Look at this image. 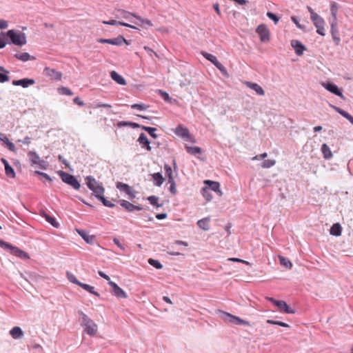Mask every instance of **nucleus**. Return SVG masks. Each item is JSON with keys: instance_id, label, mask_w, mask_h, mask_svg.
<instances>
[{"instance_id": "1", "label": "nucleus", "mask_w": 353, "mask_h": 353, "mask_svg": "<svg viewBox=\"0 0 353 353\" xmlns=\"http://www.w3.org/2000/svg\"><path fill=\"white\" fill-rule=\"evenodd\" d=\"M78 314L80 324L84 327V331L90 336H94L97 332V324L82 311H79Z\"/></svg>"}, {"instance_id": "2", "label": "nucleus", "mask_w": 353, "mask_h": 353, "mask_svg": "<svg viewBox=\"0 0 353 353\" xmlns=\"http://www.w3.org/2000/svg\"><path fill=\"white\" fill-rule=\"evenodd\" d=\"M6 37L10 39V43L21 46L27 42L26 36L19 30H10L6 33Z\"/></svg>"}, {"instance_id": "3", "label": "nucleus", "mask_w": 353, "mask_h": 353, "mask_svg": "<svg viewBox=\"0 0 353 353\" xmlns=\"http://www.w3.org/2000/svg\"><path fill=\"white\" fill-rule=\"evenodd\" d=\"M0 247L4 250H9L10 254L22 259H26L29 258V255L27 252L23 251L17 247L13 246L12 245L3 241L0 239Z\"/></svg>"}, {"instance_id": "4", "label": "nucleus", "mask_w": 353, "mask_h": 353, "mask_svg": "<svg viewBox=\"0 0 353 353\" xmlns=\"http://www.w3.org/2000/svg\"><path fill=\"white\" fill-rule=\"evenodd\" d=\"M86 185L88 188L93 192L92 194L96 197V195L103 194L105 189L101 183L97 181L93 176H88L85 178Z\"/></svg>"}, {"instance_id": "5", "label": "nucleus", "mask_w": 353, "mask_h": 353, "mask_svg": "<svg viewBox=\"0 0 353 353\" xmlns=\"http://www.w3.org/2000/svg\"><path fill=\"white\" fill-rule=\"evenodd\" d=\"M58 174L61 177L62 181L65 183L70 185L75 190H79L80 188V183L74 175L61 170L58 172Z\"/></svg>"}, {"instance_id": "6", "label": "nucleus", "mask_w": 353, "mask_h": 353, "mask_svg": "<svg viewBox=\"0 0 353 353\" xmlns=\"http://www.w3.org/2000/svg\"><path fill=\"white\" fill-rule=\"evenodd\" d=\"M221 312L222 314L221 318L227 323H230L234 325H248V322L238 316L223 311Z\"/></svg>"}, {"instance_id": "7", "label": "nucleus", "mask_w": 353, "mask_h": 353, "mask_svg": "<svg viewBox=\"0 0 353 353\" xmlns=\"http://www.w3.org/2000/svg\"><path fill=\"white\" fill-rule=\"evenodd\" d=\"M97 41L100 43H108L114 46H121L123 43H125L126 45L130 44L129 41L121 35H119L117 37L113 39L100 38L98 39Z\"/></svg>"}, {"instance_id": "8", "label": "nucleus", "mask_w": 353, "mask_h": 353, "mask_svg": "<svg viewBox=\"0 0 353 353\" xmlns=\"http://www.w3.org/2000/svg\"><path fill=\"white\" fill-rule=\"evenodd\" d=\"M256 32L259 35L262 42L270 41V31L265 24L259 25L256 29Z\"/></svg>"}, {"instance_id": "9", "label": "nucleus", "mask_w": 353, "mask_h": 353, "mask_svg": "<svg viewBox=\"0 0 353 353\" xmlns=\"http://www.w3.org/2000/svg\"><path fill=\"white\" fill-rule=\"evenodd\" d=\"M322 85L331 93L339 97L342 99H345V97L343 94L341 90L334 83L331 82H324L322 83Z\"/></svg>"}, {"instance_id": "10", "label": "nucleus", "mask_w": 353, "mask_h": 353, "mask_svg": "<svg viewBox=\"0 0 353 353\" xmlns=\"http://www.w3.org/2000/svg\"><path fill=\"white\" fill-rule=\"evenodd\" d=\"M116 187L121 192H124L126 194H128L130 199H133L135 197V192L133 190L132 188L126 183H123L122 182H117L116 183Z\"/></svg>"}, {"instance_id": "11", "label": "nucleus", "mask_w": 353, "mask_h": 353, "mask_svg": "<svg viewBox=\"0 0 353 353\" xmlns=\"http://www.w3.org/2000/svg\"><path fill=\"white\" fill-rule=\"evenodd\" d=\"M108 284L112 288V292L118 298H127L126 293L117 283L113 281H109Z\"/></svg>"}, {"instance_id": "12", "label": "nucleus", "mask_w": 353, "mask_h": 353, "mask_svg": "<svg viewBox=\"0 0 353 353\" xmlns=\"http://www.w3.org/2000/svg\"><path fill=\"white\" fill-rule=\"evenodd\" d=\"M314 26L316 28V32L321 36L325 35V21L321 17H319L313 21Z\"/></svg>"}, {"instance_id": "13", "label": "nucleus", "mask_w": 353, "mask_h": 353, "mask_svg": "<svg viewBox=\"0 0 353 353\" xmlns=\"http://www.w3.org/2000/svg\"><path fill=\"white\" fill-rule=\"evenodd\" d=\"M28 157L31 163L32 166H39L42 168L43 161L40 159L39 155L34 152H29L28 154Z\"/></svg>"}, {"instance_id": "14", "label": "nucleus", "mask_w": 353, "mask_h": 353, "mask_svg": "<svg viewBox=\"0 0 353 353\" xmlns=\"http://www.w3.org/2000/svg\"><path fill=\"white\" fill-rule=\"evenodd\" d=\"M46 76L50 77L51 80L59 81L61 79L62 73L46 67Z\"/></svg>"}, {"instance_id": "15", "label": "nucleus", "mask_w": 353, "mask_h": 353, "mask_svg": "<svg viewBox=\"0 0 353 353\" xmlns=\"http://www.w3.org/2000/svg\"><path fill=\"white\" fill-rule=\"evenodd\" d=\"M291 46L294 49L295 53L298 56L302 55L303 54L304 50H306L305 46L303 45L301 42L298 40H292Z\"/></svg>"}, {"instance_id": "16", "label": "nucleus", "mask_w": 353, "mask_h": 353, "mask_svg": "<svg viewBox=\"0 0 353 353\" xmlns=\"http://www.w3.org/2000/svg\"><path fill=\"white\" fill-rule=\"evenodd\" d=\"M137 141L139 143V144L141 145L143 148H145L148 151H151L152 148L150 146V141L147 138L146 135L144 133H141L139 138Z\"/></svg>"}, {"instance_id": "17", "label": "nucleus", "mask_w": 353, "mask_h": 353, "mask_svg": "<svg viewBox=\"0 0 353 353\" xmlns=\"http://www.w3.org/2000/svg\"><path fill=\"white\" fill-rule=\"evenodd\" d=\"M9 334L12 336V339L15 340L21 339L24 336V332L21 330V328L19 326L13 327L9 332Z\"/></svg>"}, {"instance_id": "18", "label": "nucleus", "mask_w": 353, "mask_h": 353, "mask_svg": "<svg viewBox=\"0 0 353 353\" xmlns=\"http://www.w3.org/2000/svg\"><path fill=\"white\" fill-rule=\"evenodd\" d=\"M204 183L208 185L207 188H209V191L212 190L218 193L219 196L222 195V192L220 190V183L219 182L206 180Z\"/></svg>"}, {"instance_id": "19", "label": "nucleus", "mask_w": 353, "mask_h": 353, "mask_svg": "<svg viewBox=\"0 0 353 353\" xmlns=\"http://www.w3.org/2000/svg\"><path fill=\"white\" fill-rule=\"evenodd\" d=\"M119 203L122 207H123L128 212H132L134 210H142V208L141 206L135 205L125 200H119Z\"/></svg>"}, {"instance_id": "20", "label": "nucleus", "mask_w": 353, "mask_h": 353, "mask_svg": "<svg viewBox=\"0 0 353 353\" xmlns=\"http://www.w3.org/2000/svg\"><path fill=\"white\" fill-rule=\"evenodd\" d=\"M136 19L138 21L130 20V22L133 23H134V24H136L137 26H141V27H142L143 28H147L148 26V27L153 26L152 23L150 20H148V19H143L141 17L137 16V15L136 17Z\"/></svg>"}, {"instance_id": "21", "label": "nucleus", "mask_w": 353, "mask_h": 353, "mask_svg": "<svg viewBox=\"0 0 353 353\" xmlns=\"http://www.w3.org/2000/svg\"><path fill=\"white\" fill-rule=\"evenodd\" d=\"M115 17L117 18H123L130 21L131 19H130V17H133L136 19L137 14L124 10L119 9L116 10Z\"/></svg>"}, {"instance_id": "22", "label": "nucleus", "mask_w": 353, "mask_h": 353, "mask_svg": "<svg viewBox=\"0 0 353 353\" xmlns=\"http://www.w3.org/2000/svg\"><path fill=\"white\" fill-rule=\"evenodd\" d=\"M34 83V80L27 78L12 81V84L14 85H20L23 88H28L29 85H33Z\"/></svg>"}, {"instance_id": "23", "label": "nucleus", "mask_w": 353, "mask_h": 353, "mask_svg": "<svg viewBox=\"0 0 353 353\" xmlns=\"http://www.w3.org/2000/svg\"><path fill=\"white\" fill-rule=\"evenodd\" d=\"M0 141H1L5 146L10 151L15 152L14 144L11 142L5 134L0 133Z\"/></svg>"}, {"instance_id": "24", "label": "nucleus", "mask_w": 353, "mask_h": 353, "mask_svg": "<svg viewBox=\"0 0 353 353\" xmlns=\"http://www.w3.org/2000/svg\"><path fill=\"white\" fill-rule=\"evenodd\" d=\"M245 85L250 88V89L254 90L256 92V94H258L259 95H261V96H263L265 94V91L263 89V88L259 85V84L256 83H252V82H250V81H246L245 82Z\"/></svg>"}, {"instance_id": "25", "label": "nucleus", "mask_w": 353, "mask_h": 353, "mask_svg": "<svg viewBox=\"0 0 353 353\" xmlns=\"http://www.w3.org/2000/svg\"><path fill=\"white\" fill-rule=\"evenodd\" d=\"M77 232L88 243H93L95 241V236L93 235H89L85 230L77 229Z\"/></svg>"}, {"instance_id": "26", "label": "nucleus", "mask_w": 353, "mask_h": 353, "mask_svg": "<svg viewBox=\"0 0 353 353\" xmlns=\"http://www.w3.org/2000/svg\"><path fill=\"white\" fill-rule=\"evenodd\" d=\"M174 132L176 135H178L179 137H181L182 138H189L190 137V133H189L188 129L187 128L183 127L181 125H179L178 127H176Z\"/></svg>"}, {"instance_id": "27", "label": "nucleus", "mask_w": 353, "mask_h": 353, "mask_svg": "<svg viewBox=\"0 0 353 353\" xmlns=\"http://www.w3.org/2000/svg\"><path fill=\"white\" fill-rule=\"evenodd\" d=\"M110 77L118 84L122 85H126V81H125V79L121 75L118 74L117 72L112 71L110 72Z\"/></svg>"}, {"instance_id": "28", "label": "nucleus", "mask_w": 353, "mask_h": 353, "mask_svg": "<svg viewBox=\"0 0 353 353\" xmlns=\"http://www.w3.org/2000/svg\"><path fill=\"white\" fill-rule=\"evenodd\" d=\"M152 179L154 180V184L156 186H161L164 182V178L161 173L156 172L152 174Z\"/></svg>"}, {"instance_id": "29", "label": "nucleus", "mask_w": 353, "mask_h": 353, "mask_svg": "<svg viewBox=\"0 0 353 353\" xmlns=\"http://www.w3.org/2000/svg\"><path fill=\"white\" fill-rule=\"evenodd\" d=\"M14 57L23 62L28 61L29 60H34L35 58L34 57H32L29 53L28 52H22V53H17L14 55Z\"/></svg>"}, {"instance_id": "30", "label": "nucleus", "mask_w": 353, "mask_h": 353, "mask_svg": "<svg viewBox=\"0 0 353 353\" xmlns=\"http://www.w3.org/2000/svg\"><path fill=\"white\" fill-rule=\"evenodd\" d=\"M210 219L209 217L203 218L201 220H199L197 222V225L202 230L205 231H208L210 230L209 223Z\"/></svg>"}, {"instance_id": "31", "label": "nucleus", "mask_w": 353, "mask_h": 353, "mask_svg": "<svg viewBox=\"0 0 353 353\" xmlns=\"http://www.w3.org/2000/svg\"><path fill=\"white\" fill-rule=\"evenodd\" d=\"M341 225L338 223L333 224L330 230V234L335 236H340L341 234Z\"/></svg>"}, {"instance_id": "32", "label": "nucleus", "mask_w": 353, "mask_h": 353, "mask_svg": "<svg viewBox=\"0 0 353 353\" xmlns=\"http://www.w3.org/2000/svg\"><path fill=\"white\" fill-rule=\"evenodd\" d=\"M321 152L323 153V157L325 159H330L332 157V153L330 150V148L326 143H323L322 145Z\"/></svg>"}, {"instance_id": "33", "label": "nucleus", "mask_w": 353, "mask_h": 353, "mask_svg": "<svg viewBox=\"0 0 353 353\" xmlns=\"http://www.w3.org/2000/svg\"><path fill=\"white\" fill-rule=\"evenodd\" d=\"M185 150L188 153L194 156L202 152V149L198 146L185 145Z\"/></svg>"}, {"instance_id": "34", "label": "nucleus", "mask_w": 353, "mask_h": 353, "mask_svg": "<svg viewBox=\"0 0 353 353\" xmlns=\"http://www.w3.org/2000/svg\"><path fill=\"white\" fill-rule=\"evenodd\" d=\"M79 286L82 288L83 290H86L87 292H90L92 294H94V295H95L97 296H100L99 294L97 292L94 290V288L93 286H91V285H90L88 284H85V283H81H81L79 284Z\"/></svg>"}, {"instance_id": "35", "label": "nucleus", "mask_w": 353, "mask_h": 353, "mask_svg": "<svg viewBox=\"0 0 353 353\" xmlns=\"http://www.w3.org/2000/svg\"><path fill=\"white\" fill-rule=\"evenodd\" d=\"M201 53L207 60L210 61L213 65H215L216 64V63L219 62L216 57L215 56H214L213 54H210L205 51H202Z\"/></svg>"}, {"instance_id": "36", "label": "nucleus", "mask_w": 353, "mask_h": 353, "mask_svg": "<svg viewBox=\"0 0 353 353\" xmlns=\"http://www.w3.org/2000/svg\"><path fill=\"white\" fill-rule=\"evenodd\" d=\"M96 198L97 199H99L100 201L102 202V203L106 206V207H109V208H113L115 206V205L112 203H111L110 201H108L104 196H103V194H100L99 195H96Z\"/></svg>"}, {"instance_id": "37", "label": "nucleus", "mask_w": 353, "mask_h": 353, "mask_svg": "<svg viewBox=\"0 0 353 353\" xmlns=\"http://www.w3.org/2000/svg\"><path fill=\"white\" fill-rule=\"evenodd\" d=\"M141 129L147 132L151 137L154 139L158 137V135L156 134V131L157 130L156 128L143 126L141 127Z\"/></svg>"}, {"instance_id": "38", "label": "nucleus", "mask_w": 353, "mask_h": 353, "mask_svg": "<svg viewBox=\"0 0 353 353\" xmlns=\"http://www.w3.org/2000/svg\"><path fill=\"white\" fill-rule=\"evenodd\" d=\"M57 91H58L59 94H62V95L72 96L74 94V93L72 92V91L70 89H69L68 88H66V87H63V86L58 88Z\"/></svg>"}, {"instance_id": "39", "label": "nucleus", "mask_w": 353, "mask_h": 353, "mask_svg": "<svg viewBox=\"0 0 353 353\" xmlns=\"http://www.w3.org/2000/svg\"><path fill=\"white\" fill-rule=\"evenodd\" d=\"M280 264L288 269H291L292 264L290 261L284 256H279Z\"/></svg>"}, {"instance_id": "40", "label": "nucleus", "mask_w": 353, "mask_h": 353, "mask_svg": "<svg viewBox=\"0 0 353 353\" xmlns=\"http://www.w3.org/2000/svg\"><path fill=\"white\" fill-rule=\"evenodd\" d=\"M46 221L50 223L53 227L58 228L59 227V223L57 221V219L47 214H46Z\"/></svg>"}, {"instance_id": "41", "label": "nucleus", "mask_w": 353, "mask_h": 353, "mask_svg": "<svg viewBox=\"0 0 353 353\" xmlns=\"http://www.w3.org/2000/svg\"><path fill=\"white\" fill-rule=\"evenodd\" d=\"M330 107H332L336 112L340 114L341 116H343L344 118H345L347 120L349 119V118L351 116L349 113H347V112H345V110H342L341 108H340L337 106L330 105Z\"/></svg>"}, {"instance_id": "42", "label": "nucleus", "mask_w": 353, "mask_h": 353, "mask_svg": "<svg viewBox=\"0 0 353 353\" xmlns=\"http://www.w3.org/2000/svg\"><path fill=\"white\" fill-rule=\"evenodd\" d=\"M330 107H332L336 112L340 114L341 116H343L344 118H345L347 120L349 119V118L351 116L349 113H347V112H345V110H342L341 108H340L337 106L330 105Z\"/></svg>"}, {"instance_id": "43", "label": "nucleus", "mask_w": 353, "mask_h": 353, "mask_svg": "<svg viewBox=\"0 0 353 353\" xmlns=\"http://www.w3.org/2000/svg\"><path fill=\"white\" fill-rule=\"evenodd\" d=\"M5 172L6 174L10 177V178H14L15 177V172L12 167L10 164H7L5 166Z\"/></svg>"}, {"instance_id": "44", "label": "nucleus", "mask_w": 353, "mask_h": 353, "mask_svg": "<svg viewBox=\"0 0 353 353\" xmlns=\"http://www.w3.org/2000/svg\"><path fill=\"white\" fill-rule=\"evenodd\" d=\"M330 22V26H331L330 32H331L332 35L338 34L339 30L337 28V20L331 19Z\"/></svg>"}, {"instance_id": "45", "label": "nucleus", "mask_w": 353, "mask_h": 353, "mask_svg": "<svg viewBox=\"0 0 353 353\" xmlns=\"http://www.w3.org/2000/svg\"><path fill=\"white\" fill-rule=\"evenodd\" d=\"M338 8H339L338 4L336 2H332L331 4V8H330L331 14L332 17V19L337 20L336 15H337Z\"/></svg>"}, {"instance_id": "46", "label": "nucleus", "mask_w": 353, "mask_h": 353, "mask_svg": "<svg viewBox=\"0 0 353 353\" xmlns=\"http://www.w3.org/2000/svg\"><path fill=\"white\" fill-rule=\"evenodd\" d=\"M201 193H202V195L203 196V197L206 199V201H210L212 200V194L210 193V192L209 191L208 188L203 187L201 189Z\"/></svg>"}, {"instance_id": "47", "label": "nucleus", "mask_w": 353, "mask_h": 353, "mask_svg": "<svg viewBox=\"0 0 353 353\" xmlns=\"http://www.w3.org/2000/svg\"><path fill=\"white\" fill-rule=\"evenodd\" d=\"M147 199L148 200L150 203L152 205H155L158 208L162 206V204H159V203H158L159 197H157L156 196H154V195L150 196L148 197Z\"/></svg>"}, {"instance_id": "48", "label": "nucleus", "mask_w": 353, "mask_h": 353, "mask_svg": "<svg viewBox=\"0 0 353 353\" xmlns=\"http://www.w3.org/2000/svg\"><path fill=\"white\" fill-rule=\"evenodd\" d=\"M66 276H67L68 279L71 283H72L74 284H76L77 285H79V284L81 283V282L77 280V279L76 278V276L73 274H72V273H70L69 272H67Z\"/></svg>"}, {"instance_id": "49", "label": "nucleus", "mask_w": 353, "mask_h": 353, "mask_svg": "<svg viewBox=\"0 0 353 353\" xmlns=\"http://www.w3.org/2000/svg\"><path fill=\"white\" fill-rule=\"evenodd\" d=\"M103 23L104 24H108V25H111V26H128L126 25V23L122 22V21H116V20H110V21H103Z\"/></svg>"}, {"instance_id": "50", "label": "nucleus", "mask_w": 353, "mask_h": 353, "mask_svg": "<svg viewBox=\"0 0 353 353\" xmlns=\"http://www.w3.org/2000/svg\"><path fill=\"white\" fill-rule=\"evenodd\" d=\"M148 263L150 265H152L155 268L160 270L163 268L162 264L157 260L153 259H149Z\"/></svg>"}, {"instance_id": "51", "label": "nucleus", "mask_w": 353, "mask_h": 353, "mask_svg": "<svg viewBox=\"0 0 353 353\" xmlns=\"http://www.w3.org/2000/svg\"><path fill=\"white\" fill-rule=\"evenodd\" d=\"M276 163V161L274 159H268L265 160L261 166L264 168H269L274 165Z\"/></svg>"}, {"instance_id": "52", "label": "nucleus", "mask_w": 353, "mask_h": 353, "mask_svg": "<svg viewBox=\"0 0 353 353\" xmlns=\"http://www.w3.org/2000/svg\"><path fill=\"white\" fill-rule=\"evenodd\" d=\"M149 105H147L144 103H134L131 105V108L137 109L140 111L145 110L148 108Z\"/></svg>"}, {"instance_id": "53", "label": "nucleus", "mask_w": 353, "mask_h": 353, "mask_svg": "<svg viewBox=\"0 0 353 353\" xmlns=\"http://www.w3.org/2000/svg\"><path fill=\"white\" fill-rule=\"evenodd\" d=\"M266 15L269 19L272 20L275 24H276L280 19V18L276 14L272 12H268Z\"/></svg>"}, {"instance_id": "54", "label": "nucleus", "mask_w": 353, "mask_h": 353, "mask_svg": "<svg viewBox=\"0 0 353 353\" xmlns=\"http://www.w3.org/2000/svg\"><path fill=\"white\" fill-rule=\"evenodd\" d=\"M216 68L217 69H219L220 70V72L224 75V76H226L228 77V72H227V70L226 68L223 66V65L222 63H221L219 61L218 63H216V64L215 65Z\"/></svg>"}, {"instance_id": "55", "label": "nucleus", "mask_w": 353, "mask_h": 353, "mask_svg": "<svg viewBox=\"0 0 353 353\" xmlns=\"http://www.w3.org/2000/svg\"><path fill=\"white\" fill-rule=\"evenodd\" d=\"M164 170H165V176L169 178L170 176H172V168L170 165L168 164H165L164 165Z\"/></svg>"}, {"instance_id": "56", "label": "nucleus", "mask_w": 353, "mask_h": 353, "mask_svg": "<svg viewBox=\"0 0 353 353\" xmlns=\"http://www.w3.org/2000/svg\"><path fill=\"white\" fill-rule=\"evenodd\" d=\"M287 303L284 301H277L275 305L281 310L283 311L284 308H287Z\"/></svg>"}, {"instance_id": "57", "label": "nucleus", "mask_w": 353, "mask_h": 353, "mask_svg": "<svg viewBox=\"0 0 353 353\" xmlns=\"http://www.w3.org/2000/svg\"><path fill=\"white\" fill-rule=\"evenodd\" d=\"M111 107H112V105L110 104L103 103H101V102H96L94 105V108H110Z\"/></svg>"}, {"instance_id": "58", "label": "nucleus", "mask_w": 353, "mask_h": 353, "mask_svg": "<svg viewBox=\"0 0 353 353\" xmlns=\"http://www.w3.org/2000/svg\"><path fill=\"white\" fill-rule=\"evenodd\" d=\"M307 9L308 12L310 13V18H311L312 21H313L314 19L320 17L318 14H316V12H314L313 9L311 7L307 6Z\"/></svg>"}, {"instance_id": "59", "label": "nucleus", "mask_w": 353, "mask_h": 353, "mask_svg": "<svg viewBox=\"0 0 353 353\" xmlns=\"http://www.w3.org/2000/svg\"><path fill=\"white\" fill-rule=\"evenodd\" d=\"M159 93L161 94V96L162 97V98L165 101H170V97L168 94V93H167L165 91H163V90H159Z\"/></svg>"}, {"instance_id": "60", "label": "nucleus", "mask_w": 353, "mask_h": 353, "mask_svg": "<svg viewBox=\"0 0 353 353\" xmlns=\"http://www.w3.org/2000/svg\"><path fill=\"white\" fill-rule=\"evenodd\" d=\"M59 161L64 164L66 167L70 168L69 162L61 154L58 156Z\"/></svg>"}, {"instance_id": "61", "label": "nucleus", "mask_w": 353, "mask_h": 353, "mask_svg": "<svg viewBox=\"0 0 353 353\" xmlns=\"http://www.w3.org/2000/svg\"><path fill=\"white\" fill-rule=\"evenodd\" d=\"M6 38L4 35H0V49L4 48L6 45Z\"/></svg>"}, {"instance_id": "62", "label": "nucleus", "mask_w": 353, "mask_h": 353, "mask_svg": "<svg viewBox=\"0 0 353 353\" xmlns=\"http://www.w3.org/2000/svg\"><path fill=\"white\" fill-rule=\"evenodd\" d=\"M10 79L9 77L4 73H0V82L4 83L8 81Z\"/></svg>"}, {"instance_id": "63", "label": "nucleus", "mask_w": 353, "mask_h": 353, "mask_svg": "<svg viewBox=\"0 0 353 353\" xmlns=\"http://www.w3.org/2000/svg\"><path fill=\"white\" fill-rule=\"evenodd\" d=\"M73 102L75 103V104H77L79 106H82L84 105V103L82 100H81V99L78 97H75L74 99H73Z\"/></svg>"}, {"instance_id": "64", "label": "nucleus", "mask_w": 353, "mask_h": 353, "mask_svg": "<svg viewBox=\"0 0 353 353\" xmlns=\"http://www.w3.org/2000/svg\"><path fill=\"white\" fill-rule=\"evenodd\" d=\"M8 27V21L3 19H0V29H6Z\"/></svg>"}]
</instances>
